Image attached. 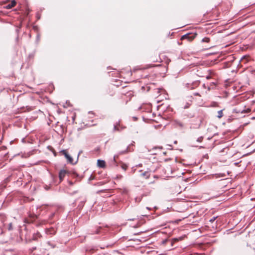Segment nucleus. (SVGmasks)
Listing matches in <instances>:
<instances>
[{
	"instance_id": "nucleus-18",
	"label": "nucleus",
	"mask_w": 255,
	"mask_h": 255,
	"mask_svg": "<svg viewBox=\"0 0 255 255\" xmlns=\"http://www.w3.org/2000/svg\"><path fill=\"white\" fill-rule=\"evenodd\" d=\"M201 41L202 42L208 43L210 41V38L208 37H205L202 39Z\"/></svg>"
},
{
	"instance_id": "nucleus-1",
	"label": "nucleus",
	"mask_w": 255,
	"mask_h": 255,
	"mask_svg": "<svg viewBox=\"0 0 255 255\" xmlns=\"http://www.w3.org/2000/svg\"><path fill=\"white\" fill-rule=\"evenodd\" d=\"M66 175H71L74 178L79 177V175L75 171H70L65 169H62L59 172L58 176L60 180L59 182L63 181Z\"/></svg>"
},
{
	"instance_id": "nucleus-6",
	"label": "nucleus",
	"mask_w": 255,
	"mask_h": 255,
	"mask_svg": "<svg viewBox=\"0 0 255 255\" xmlns=\"http://www.w3.org/2000/svg\"><path fill=\"white\" fill-rule=\"evenodd\" d=\"M45 233L47 235H49L50 236H52L55 234L56 232V230L54 228H50L48 229H45Z\"/></svg>"
},
{
	"instance_id": "nucleus-10",
	"label": "nucleus",
	"mask_w": 255,
	"mask_h": 255,
	"mask_svg": "<svg viewBox=\"0 0 255 255\" xmlns=\"http://www.w3.org/2000/svg\"><path fill=\"white\" fill-rule=\"evenodd\" d=\"M185 236H184L180 237L179 238H175L172 239V244L173 243H174V242H178L180 241H182V240H183V239L185 238Z\"/></svg>"
},
{
	"instance_id": "nucleus-12",
	"label": "nucleus",
	"mask_w": 255,
	"mask_h": 255,
	"mask_svg": "<svg viewBox=\"0 0 255 255\" xmlns=\"http://www.w3.org/2000/svg\"><path fill=\"white\" fill-rule=\"evenodd\" d=\"M120 127L121 126L119 124L115 125L114 127V131H121V129H120Z\"/></svg>"
},
{
	"instance_id": "nucleus-34",
	"label": "nucleus",
	"mask_w": 255,
	"mask_h": 255,
	"mask_svg": "<svg viewBox=\"0 0 255 255\" xmlns=\"http://www.w3.org/2000/svg\"><path fill=\"white\" fill-rule=\"evenodd\" d=\"M203 87L204 88H206V85H205V84H204L203 85Z\"/></svg>"
},
{
	"instance_id": "nucleus-24",
	"label": "nucleus",
	"mask_w": 255,
	"mask_h": 255,
	"mask_svg": "<svg viewBox=\"0 0 255 255\" xmlns=\"http://www.w3.org/2000/svg\"><path fill=\"white\" fill-rule=\"evenodd\" d=\"M18 40H19V37L17 35V37H16L15 38V42L18 45L19 43H18Z\"/></svg>"
},
{
	"instance_id": "nucleus-11",
	"label": "nucleus",
	"mask_w": 255,
	"mask_h": 255,
	"mask_svg": "<svg viewBox=\"0 0 255 255\" xmlns=\"http://www.w3.org/2000/svg\"><path fill=\"white\" fill-rule=\"evenodd\" d=\"M141 175L144 177L145 179H148L150 175V173L148 171H145L143 173H142Z\"/></svg>"
},
{
	"instance_id": "nucleus-29",
	"label": "nucleus",
	"mask_w": 255,
	"mask_h": 255,
	"mask_svg": "<svg viewBox=\"0 0 255 255\" xmlns=\"http://www.w3.org/2000/svg\"><path fill=\"white\" fill-rule=\"evenodd\" d=\"M68 183L70 185L72 186L74 184V183L71 181H68Z\"/></svg>"
},
{
	"instance_id": "nucleus-14",
	"label": "nucleus",
	"mask_w": 255,
	"mask_h": 255,
	"mask_svg": "<svg viewBox=\"0 0 255 255\" xmlns=\"http://www.w3.org/2000/svg\"><path fill=\"white\" fill-rule=\"evenodd\" d=\"M55 217H56V218H58L57 212L52 213L49 216V219H53Z\"/></svg>"
},
{
	"instance_id": "nucleus-7",
	"label": "nucleus",
	"mask_w": 255,
	"mask_h": 255,
	"mask_svg": "<svg viewBox=\"0 0 255 255\" xmlns=\"http://www.w3.org/2000/svg\"><path fill=\"white\" fill-rule=\"evenodd\" d=\"M97 165L99 167L104 168L106 166V163L104 160L98 159L97 161Z\"/></svg>"
},
{
	"instance_id": "nucleus-20",
	"label": "nucleus",
	"mask_w": 255,
	"mask_h": 255,
	"mask_svg": "<svg viewBox=\"0 0 255 255\" xmlns=\"http://www.w3.org/2000/svg\"><path fill=\"white\" fill-rule=\"evenodd\" d=\"M85 202V200H83L80 202V204L79 205V207H82Z\"/></svg>"
},
{
	"instance_id": "nucleus-28",
	"label": "nucleus",
	"mask_w": 255,
	"mask_h": 255,
	"mask_svg": "<svg viewBox=\"0 0 255 255\" xmlns=\"http://www.w3.org/2000/svg\"><path fill=\"white\" fill-rule=\"evenodd\" d=\"M124 194H127L128 193V190L127 189H125L123 191Z\"/></svg>"
},
{
	"instance_id": "nucleus-19",
	"label": "nucleus",
	"mask_w": 255,
	"mask_h": 255,
	"mask_svg": "<svg viewBox=\"0 0 255 255\" xmlns=\"http://www.w3.org/2000/svg\"><path fill=\"white\" fill-rule=\"evenodd\" d=\"M142 197H137L135 198L134 200L136 203H139L141 200Z\"/></svg>"
},
{
	"instance_id": "nucleus-15",
	"label": "nucleus",
	"mask_w": 255,
	"mask_h": 255,
	"mask_svg": "<svg viewBox=\"0 0 255 255\" xmlns=\"http://www.w3.org/2000/svg\"><path fill=\"white\" fill-rule=\"evenodd\" d=\"M223 116V110H220L218 112L217 117L219 119L221 118Z\"/></svg>"
},
{
	"instance_id": "nucleus-13",
	"label": "nucleus",
	"mask_w": 255,
	"mask_h": 255,
	"mask_svg": "<svg viewBox=\"0 0 255 255\" xmlns=\"http://www.w3.org/2000/svg\"><path fill=\"white\" fill-rule=\"evenodd\" d=\"M199 83L198 82H195L193 83L192 84H191L190 86L189 87V88H190L191 89H193L195 88V87H197L199 85Z\"/></svg>"
},
{
	"instance_id": "nucleus-22",
	"label": "nucleus",
	"mask_w": 255,
	"mask_h": 255,
	"mask_svg": "<svg viewBox=\"0 0 255 255\" xmlns=\"http://www.w3.org/2000/svg\"><path fill=\"white\" fill-rule=\"evenodd\" d=\"M203 139V137L202 136H200L197 138V141L201 142L202 141Z\"/></svg>"
},
{
	"instance_id": "nucleus-25",
	"label": "nucleus",
	"mask_w": 255,
	"mask_h": 255,
	"mask_svg": "<svg viewBox=\"0 0 255 255\" xmlns=\"http://www.w3.org/2000/svg\"><path fill=\"white\" fill-rule=\"evenodd\" d=\"M177 124L179 126H180V127H183V124L182 123H181V122H177Z\"/></svg>"
},
{
	"instance_id": "nucleus-23",
	"label": "nucleus",
	"mask_w": 255,
	"mask_h": 255,
	"mask_svg": "<svg viewBox=\"0 0 255 255\" xmlns=\"http://www.w3.org/2000/svg\"><path fill=\"white\" fill-rule=\"evenodd\" d=\"M94 179H95V176H93V175H91L89 178V181H91Z\"/></svg>"
},
{
	"instance_id": "nucleus-2",
	"label": "nucleus",
	"mask_w": 255,
	"mask_h": 255,
	"mask_svg": "<svg viewBox=\"0 0 255 255\" xmlns=\"http://www.w3.org/2000/svg\"><path fill=\"white\" fill-rule=\"evenodd\" d=\"M61 153H62L63 155H64L65 158L67 159V162L68 163L74 165L76 164L77 162H78L79 156L82 153V151L81 150L79 152L77 160L75 162H74L73 158L67 153V152L65 150H62Z\"/></svg>"
},
{
	"instance_id": "nucleus-9",
	"label": "nucleus",
	"mask_w": 255,
	"mask_h": 255,
	"mask_svg": "<svg viewBox=\"0 0 255 255\" xmlns=\"http://www.w3.org/2000/svg\"><path fill=\"white\" fill-rule=\"evenodd\" d=\"M41 237V234L39 232H37L36 233H34L33 235L32 240H37L38 238H40Z\"/></svg>"
},
{
	"instance_id": "nucleus-27",
	"label": "nucleus",
	"mask_w": 255,
	"mask_h": 255,
	"mask_svg": "<svg viewBox=\"0 0 255 255\" xmlns=\"http://www.w3.org/2000/svg\"><path fill=\"white\" fill-rule=\"evenodd\" d=\"M47 244H48L49 245L51 246L52 247V248H54L55 247V246H54V245H52V244H51L49 242H48L47 243Z\"/></svg>"
},
{
	"instance_id": "nucleus-26",
	"label": "nucleus",
	"mask_w": 255,
	"mask_h": 255,
	"mask_svg": "<svg viewBox=\"0 0 255 255\" xmlns=\"http://www.w3.org/2000/svg\"><path fill=\"white\" fill-rule=\"evenodd\" d=\"M44 188L46 190H48L49 188H50V187L47 186V185H45L44 186Z\"/></svg>"
},
{
	"instance_id": "nucleus-30",
	"label": "nucleus",
	"mask_w": 255,
	"mask_h": 255,
	"mask_svg": "<svg viewBox=\"0 0 255 255\" xmlns=\"http://www.w3.org/2000/svg\"><path fill=\"white\" fill-rule=\"evenodd\" d=\"M193 95H194V96H200V94H199V93H194L193 94Z\"/></svg>"
},
{
	"instance_id": "nucleus-31",
	"label": "nucleus",
	"mask_w": 255,
	"mask_h": 255,
	"mask_svg": "<svg viewBox=\"0 0 255 255\" xmlns=\"http://www.w3.org/2000/svg\"><path fill=\"white\" fill-rule=\"evenodd\" d=\"M100 229H97L96 233V234H99L100 232Z\"/></svg>"
},
{
	"instance_id": "nucleus-17",
	"label": "nucleus",
	"mask_w": 255,
	"mask_h": 255,
	"mask_svg": "<svg viewBox=\"0 0 255 255\" xmlns=\"http://www.w3.org/2000/svg\"><path fill=\"white\" fill-rule=\"evenodd\" d=\"M121 168L124 170L125 171H126L128 168V166L125 163H122V165H121Z\"/></svg>"
},
{
	"instance_id": "nucleus-8",
	"label": "nucleus",
	"mask_w": 255,
	"mask_h": 255,
	"mask_svg": "<svg viewBox=\"0 0 255 255\" xmlns=\"http://www.w3.org/2000/svg\"><path fill=\"white\" fill-rule=\"evenodd\" d=\"M16 1L14 0H12L10 3L8 4L6 6V8L7 9H10L12 7H14L16 5Z\"/></svg>"
},
{
	"instance_id": "nucleus-3",
	"label": "nucleus",
	"mask_w": 255,
	"mask_h": 255,
	"mask_svg": "<svg viewBox=\"0 0 255 255\" xmlns=\"http://www.w3.org/2000/svg\"><path fill=\"white\" fill-rule=\"evenodd\" d=\"M133 145V144L131 143L130 145H128L125 150L118 152L117 153H116L114 156L113 161H114V163L115 164H116V165H117L116 159L119 157V156L120 155L125 154L127 153L128 152L131 151L133 150V149L132 148L131 149V148H130V146Z\"/></svg>"
},
{
	"instance_id": "nucleus-4",
	"label": "nucleus",
	"mask_w": 255,
	"mask_h": 255,
	"mask_svg": "<svg viewBox=\"0 0 255 255\" xmlns=\"http://www.w3.org/2000/svg\"><path fill=\"white\" fill-rule=\"evenodd\" d=\"M196 36V34L195 33H187L183 35L181 37V40H187L188 41H192L193 40Z\"/></svg>"
},
{
	"instance_id": "nucleus-16",
	"label": "nucleus",
	"mask_w": 255,
	"mask_h": 255,
	"mask_svg": "<svg viewBox=\"0 0 255 255\" xmlns=\"http://www.w3.org/2000/svg\"><path fill=\"white\" fill-rule=\"evenodd\" d=\"M6 229L9 231L12 230V229H13L12 224L11 223L8 224V225H7V227H6Z\"/></svg>"
},
{
	"instance_id": "nucleus-33",
	"label": "nucleus",
	"mask_w": 255,
	"mask_h": 255,
	"mask_svg": "<svg viewBox=\"0 0 255 255\" xmlns=\"http://www.w3.org/2000/svg\"><path fill=\"white\" fill-rule=\"evenodd\" d=\"M35 249H36V247H33V248H32V249L31 250V251H33L35 250Z\"/></svg>"
},
{
	"instance_id": "nucleus-32",
	"label": "nucleus",
	"mask_w": 255,
	"mask_h": 255,
	"mask_svg": "<svg viewBox=\"0 0 255 255\" xmlns=\"http://www.w3.org/2000/svg\"><path fill=\"white\" fill-rule=\"evenodd\" d=\"M189 106V104H188L187 105L185 106L184 108L186 109L188 108Z\"/></svg>"
},
{
	"instance_id": "nucleus-21",
	"label": "nucleus",
	"mask_w": 255,
	"mask_h": 255,
	"mask_svg": "<svg viewBox=\"0 0 255 255\" xmlns=\"http://www.w3.org/2000/svg\"><path fill=\"white\" fill-rule=\"evenodd\" d=\"M217 218V217H213V218H212L211 219H210V222H211V223H213V222L215 221V220L216 219V218Z\"/></svg>"
},
{
	"instance_id": "nucleus-5",
	"label": "nucleus",
	"mask_w": 255,
	"mask_h": 255,
	"mask_svg": "<svg viewBox=\"0 0 255 255\" xmlns=\"http://www.w3.org/2000/svg\"><path fill=\"white\" fill-rule=\"evenodd\" d=\"M251 111L250 109L245 110V109L235 108L233 110V113H248Z\"/></svg>"
},
{
	"instance_id": "nucleus-35",
	"label": "nucleus",
	"mask_w": 255,
	"mask_h": 255,
	"mask_svg": "<svg viewBox=\"0 0 255 255\" xmlns=\"http://www.w3.org/2000/svg\"><path fill=\"white\" fill-rule=\"evenodd\" d=\"M133 118H134V119L135 120H136L137 119V118H136V117H134Z\"/></svg>"
}]
</instances>
